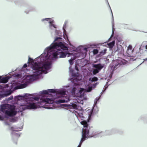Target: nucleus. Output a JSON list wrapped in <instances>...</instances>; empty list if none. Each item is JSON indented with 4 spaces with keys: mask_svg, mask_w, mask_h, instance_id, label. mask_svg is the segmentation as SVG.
Here are the masks:
<instances>
[{
    "mask_svg": "<svg viewBox=\"0 0 147 147\" xmlns=\"http://www.w3.org/2000/svg\"><path fill=\"white\" fill-rule=\"evenodd\" d=\"M62 38L60 37L56 38L54 42L51 44L50 47L47 48L48 52L54 51L53 55L55 58H64L66 57L67 53L66 52H63L61 49L64 50H67V47L61 42L59 41V40Z\"/></svg>",
    "mask_w": 147,
    "mask_h": 147,
    "instance_id": "obj_1",
    "label": "nucleus"
},
{
    "mask_svg": "<svg viewBox=\"0 0 147 147\" xmlns=\"http://www.w3.org/2000/svg\"><path fill=\"white\" fill-rule=\"evenodd\" d=\"M49 63L42 64L40 62H35L32 65V72L34 75L38 76L45 73L50 67Z\"/></svg>",
    "mask_w": 147,
    "mask_h": 147,
    "instance_id": "obj_2",
    "label": "nucleus"
},
{
    "mask_svg": "<svg viewBox=\"0 0 147 147\" xmlns=\"http://www.w3.org/2000/svg\"><path fill=\"white\" fill-rule=\"evenodd\" d=\"M7 104H4L1 105V111L4 113L6 115L9 117L13 116L17 114V112L14 109H9Z\"/></svg>",
    "mask_w": 147,
    "mask_h": 147,
    "instance_id": "obj_3",
    "label": "nucleus"
},
{
    "mask_svg": "<svg viewBox=\"0 0 147 147\" xmlns=\"http://www.w3.org/2000/svg\"><path fill=\"white\" fill-rule=\"evenodd\" d=\"M89 133V130L86 128L84 129L82 132V137L80 141V143H82L87 138Z\"/></svg>",
    "mask_w": 147,
    "mask_h": 147,
    "instance_id": "obj_4",
    "label": "nucleus"
},
{
    "mask_svg": "<svg viewBox=\"0 0 147 147\" xmlns=\"http://www.w3.org/2000/svg\"><path fill=\"white\" fill-rule=\"evenodd\" d=\"M125 60L123 59H117L115 61L116 64H115L114 67V69H116L117 68L119 67L121 65H123L124 63V61Z\"/></svg>",
    "mask_w": 147,
    "mask_h": 147,
    "instance_id": "obj_5",
    "label": "nucleus"
},
{
    "mask_svg": "<svg viewBox=\"0 0 147 147\" xmlns=\"http://www.w3.org/2000/svg\"><path fill=\"white\" fill-rule=\"evenodd\" d=\"M26 107L27 109H35L37 108V107L36 103L32 102L27 105Z\"/></svg>",
    "mask_w": 147,
    "mask_h": 147,
    "instance_id": "obj_6",
    "label": "nucleus"
},
{
    "mask_svg": "<svg viewBox=\"0 0 147 147\" xmlns=\"http://www.w3.org/2000/svg\"><path fill=\"white\" fill-rule=\"evenodd\" d=\"M94 67L98 70H100L104 67V65L100 63H99L97 64L94 65Z\"/></svg>",
    "mask_w": 147,
    "mask_h": 147,
    "instance_id": "obj_7",
    "label": "nucleus"
},
{
    "mask_svg": "<svg viewBox=\"0 0 147 147\" xmlns=\"http://www.w3.org/2000/svg\"><path fill=\"white\" fill-rule=\"evenodd\" d=\"M27 84L25 83L23 84H21L20 85L16 87V89H21L25 88L27 86Z\"/></svg>",
    "mask_w": 147,
    "mask_h": 147,
    "instance_id": "obj_8",
    "label": "nucleus"
},
{
    "mask_svg": "<svg viewBox=\"0 0 147 147\" xmlns=\"http://www.w3.org/2000/svg\"><path fill=\"white\" fill-rule=\"evenodd\" d=\"M8 78L7 77H5L3 78H1L0 82L2 83H5L8 81Z\"/></svg>",
    "mask_w": 147,
    "mask_h": 147,
    "instance_id": "obj_9",
    "label": "nucleus"
},
{
    "mask_svg": "<svg viewBox=\"0 0 147 147\" xmlns=\"http://www.w3.org/2000/svg\"><path fill=\"white\" fill-rule=\"evenodd\" d=\"M53 101L52 100H51L50 99L47 98H44L42 100L43 102H46L49 104L52 103Z\"/></svg>",
    "mask_w": 147,
    "mask_h": 147,
    "instance_id": "obj_10",
    "label": "nucleus"
},
{
    "mask_svg": "<svg viewBox=\"0 0 147 147\" xmlns=\"http://www.w3.org/2000/svg\"><path fill=\"white\" fill-rule=\"evenodd\" d=\"M67 98H66V99H62V100H58V102L59 103H64L67 102L70 100L69 98L68 97H67Z\"/></svg>",
    "mask_w": 147,
    "mask_h": 147,
    "instance_id": "obj_11",
    "label": "nucleus"
},
{
    "mask_svg": "<svg viewBox=\"0 0 147 147\" xmlns=\"http://www.w3.org/2000/svg\"><path fill=\"white\" fill-rule=\"evenodd\" d=\"M81 124L83 125L84 127H87L88 126V124L86 121H83L81 122Z\"/></svg>",
    "mask_w": 147,
    "mask_h": 147,
    "instance_id": "obj_12",
    "label": "nucleus"
},
{
    "mask_svg": "<svg viewBox=\"0 0 147 147\" xmlns=\"http://www.w3.org/2000/svg\"><path fill=\"white\" fill-rule=\"evenodd\" d=\"M115 44V41H113L112 42L108 43V45L110 48H112L114 45Z\"/></svg>",
    "mask_w": 147,
    "mask_h": 147,
    "instance_id": "obj_13",
    "label": "nucleus"
},
{
    "mask_svg": "<svg viewBox=\"0 0 147 147\" xmlns=\"http://www.w3.org/2000/svg\"><path fill=\"white\" fill-rule=\"evenodd\" d=\"M98 80V78L96 77H94L93 78H92L91 80V78H90L89 80V81H91L92 82H96Z\"/></svg>",
    "mask_w": 147,
    "mask_h": 147,
    "instance_id": "obj_14",
    "label": "nucleus"
},
{
    "mask_svg": "<svg viewBox=\"0 0 147 147\" xmlns=\"http://www.w3.org/2000/svg\"><path fill=\"white\" fill-rule=\"evenodd\" d=\"M99 72L98 70V69H94L92 71V73L94 75H95L96 74L98 73Z\"/></svg>",
    "mask_w": 147,
    "mask_h": 147,
    "instance_id": "obj_15",
    "label": "nucleus"
},
{
    "mask_svg": "<svg viewBox=\"0 0 147 147\" xmlns=\"http://www.w3.org/2000/svg\"><path fill=\"white\" fill-rule=\"evenodd\" d=\"M48 92L50 93H55L56 92V91L54 89H49Z\"/></svg>",
    "mask_w": 147,
    "mask_h": 147,
    "instance_id": "obj_16",
    "label": "nucleus"
},
{
    "mask_svg": "<svg viewBox=\"0 0 147 147\" xmlns=\"http://www.w3.org/2000/svg\"><path fill=\"white\" fill-rule=\"evenodd\" d=\"M98 52V50L97 49H94L93 50V53L94 55L97 54Z\"/></svg>",
    "mask_w": 147,
    "mask_h": 147,
    "instance_id": "obj_17",
    "label": "nucleus"
},
{
    "mask_svg": "<svg viewBox=\"0 0 147 147\" xmlns=\"http://www.w3.org/2000/svg\"><path fill=\"white\" fill-rule=\"evenodd\" d=\"M75 59V58L73 59H70L69 60V63H70V64L71 65H72L73 64V61Z\"/></svg>",
    "mask_w": 147,
    "mask_h": 147,
    "instance_id": "obj_18",
    "label": "nucleus"
},
{
    "mask_svg": "<svg viewBox=\"0 0 147 147\" xmlns=\"http://www.w3.org/2000/svg\"><path fill=\"white\" fill-rule=\"evenodd\" d=\"M34 61L33 60V59L30 57H29L28 61V63H33V62Z\"/></svg>",
    "mask_w": 147,
    "mask_h": 147,
    "instance_id": "obj_19",
    "label": "nucleus"
},
{
    "mask_svg": "<svg viewBox=\"0 0 147 147\" xmlns=\"http://www.w3.org/2000/svg\"><path fill=\"white\" fill-rule=\"evenodd\" d=\"M72 106L73 108L74 109H76L77 108V106L76 104H72Z\"/></svg>",
    "mask_w": 147,
    "mask_h": 147,
    "instance_id": "obj_20",
    "label": "nucleus"
},
{
    "mask_svg": "<svg viewBox=\"0 0 147 147\" xmlns=\"http://www.w3.org/2000/svg\"><path fill=\"white\" fill-rule=\"evenodd\" d=\"M42 92L43 94H48L49 92H48V91H47V90H45L43 91Z\"/></svg>",
    "mask_w": 147,
    "mask_h": 147,
    "instance_id": "obj_21",
    "label": "nucleus"
},
{
    "mask_svg": "<svg viewBox=\"0 0 147 147\" xmlns=\"http://www.w3.org/2000/svg\"><path fill=\"white\" fill-rule=\"evenodd\" d=\"M92 113V111L90 110V113L89 114L88 118L90 119L91 117Z\"/></svg>",
    "mask_w": 147,
    "mask_h": 147,
    "instance_id": "obj_22",
    "label": "nucleus"
},
{
    "mask_svg": "<svg viewBox=\"0 0 147 147\" xmlns=\"http://www.w3.org/2000/svg\"><path fill=\"white\" fill-rule=\"evenodd\" d=\"M59 93L63 95H65V92L64 91H61L59 92Z\"/></svg>",
    "mask_w": 147,
    "mask_h": 147,
    "instance_id": "obj_23",
    "label": "nucleus"
},
{
    "mask_svg": "<svg viewBox=\"0 0 147 147\" xmlns=\"http://www.w3.org/2000/svg\"><path fill=\"white\" fill-rule=\"evenodd\" d=\"M32 99H33L36 101H38L39 99V98L37 97H34V98H32V99H31V100H32Z\"/></svg>",
    "mask_w": 147,
    "mask_h": 147,
    "instance_id": "obj_24",
    "label": "nucleus"
},
{
    "mask_svg": "<svg viewBox=\"0 0 147 147\" xmlns=\"http://www.w3.org/2000/svg\"><path fill=\"white\" fill-rule=\"evenodd\" d=\"M106 51H107V49H104V50H103V51L101 52L100 53L101 54L102 53H103V55H104V54H105L106 53Z\"/></svg>",
    "mask_w": 147,
    "mask_h": 147,
    "instance_id": "obj_25",
    "label": "nucleus"
},
{
    "mask_svg": "<svg viewBox=\"0 0 147 147\" xmlns=\"http://www.w3.org/2000/svg\"><path fill=\"white\" fill-rule=\"evenodd\" d=\"M13 98V97L12 96H11L10 97H9L8 98V100H11Z\"/></svg>",
    "mask_w": 147,
    "mask_h": 147,
    "instance_id": "obj_26",
    "label": "nucleus"
},
{
    "mask_svg": "<svg viewBox=\"0 0 147 147\" xmlns=\"http://www.w3.org/2000/svg\"><path fill=\"white\" fill-rule=\"evenodd\" d=\"M27 67V65L26 64H25L23 67V68H26V67Z\"/></svg>",
    "mask_w": 147,
    "mask_h": 147,
    "instance_id": "obj_27",
    "label": "nucleus"
},
{
    "mask_svg": "<svg viewBox=\"0 0 147 147\" xmlns=\"http://www.w3.org/2000/svg\"><path fill=\"white\" fill-rule=\"evenodd\" d=\"M132 48V46L131 45H129L128 47V49L130 50H131Z\"/></svg>",
    "mask_w": 147,
    "mask_h": 147,
    "instance_id": "obj_28",
    "label": "nucleus"
},
{
    "mask_svg": "<svg viewBox=\"0 0 147 147\" xmlns=\"http://www.w3.org/2000/svg\"><path fill=\"white\" fill-rule=\"evenodd\" d=\"M52 22H49V23L50 24H51L52 23ZM51 26H53V27H54V28H55V27L54 26V25L53 24H51Z\"/></svg>",
    "mask_w": 147,
    "mask_h": 147,
    "instance_id": "obj_29",
    "label": "nucleus"
},
{
    "mask_svg": "<svg viewBox=\"0 0 147 147\" xmlns=\"http://www.w3.org/2000/svg\"><path fill=\"white\" fill-rule=\"evenodd\" d=\"M3 120V117H1V116H0V120Z\"/></svg>",
    "mask_w": 147,
    "mask_h": 147,
    "instance_id": "obj_30",
    "label": "nucleus"
},
{
    "mask_svg": "<svg viewBox=\"0 0 147 147\" xmlns=\"http://www.w3.org/2000/svg\"><path fill=\"white\" fill-rule=\"evenodd\" d=\"M82 143H80V144H79V145L78 146V147H80L81 146V144H82Z\"/></svg>",
    "mask_w": 147,
    "mask_h": 147,
    "instance_id": "obj_31",
    "label": "nucleus"
},
{
    "mask_svg": "<svg viewBox=\"0 0 147 147\" xmlns=\"http://www.w3.org/2000/svg\"><path fill=\"white\" fill-rule=\"evenodd\" d=\"M98 84V83L97 82H96V83H95V84H94L93 85H94V86H96Z\"/></svg>",
    "mask_w": 147,
    "mask_h": 147,
    "instance_id": "obj_32",
    "label": "nucleus"
},
{
    "mask_svg": "<svg viewBox=\"0 0 147 147\" xmlns=\"http://www.w3.org/2000/svg\"><path fill=\"white\" fill-rule=\"evenodd\" d=\"M75 69L77 71H78V68L76 66H75Z\"/></svg>",
    "mask_w": 147,
    "mask_h": 147,
    "instance_id": "obj_33",
    "label": "nucleus"
},
{
    "mask_svg": "<svg viewBox=\"0 0 147 147\" xmlns=\"http://www.w3.org/2000/svg\"><path fill=\"white\" fill-rule=\"evenodd\" d=\"M145 49H147V45L145 46Z\"/></svg>",
    "mask_w": 147,
    "mask_h": 147,
    "instance_id": "obj_34",
    "label": "nucleus"
},
{
    "mask_svg": "<svg viewBox=\"0 0 147 147\" xmlns=\"http://www.w3.org/2000/svg\"><path fill=\"white\" fill-rule=\"evenodd\" d=\"M75 88H73V91H75Z\"/></svg>",
    "mask_w": 147,
    "mask_h": 147,
    "instance_id": "obj_35",
    "label": "nucleus"
},
{
    "mask_svg": "<svg viewBox=\"0 0 147 147\" xmlns=\"http://www.w3.org/2000/svg\"><path fill=\"white\" fill-rule=\"evenodd\" d=\"M48 19V18H46V19H45V20H47V21Z\"/></svg>",
    "mask_w": 147,
    "mask_h": 147,
    "instance_id": "obj_36",
    "label": "nucleus"
},
{
    "mask_svg": "<svg viewBox=\"0 0 147 147\" xmlns=\"http://www.w3.org/2000/svg\"><path fill=\"white\" fill-rule=\"evenodd\" d=\"M1 77L0 76V80H1Z\"/></svg>",
    "mask_w": 147,
    "mask_h": 147,
    "instance_id": "obj_37",
    "label": "nucleus"
},
{
    "mask_svg": "<svg viewBox=\"0 0 147 147\" xmlns=\"http://www.w3.org/2000/svg\"><path fill=\"white\" fill-rule=\"evenodd\" d=\"M26 95H29V94H26Z\"/></svg>",
    "mask_w": 147,
    "mask_h": 147,
    "instance_id": "obj_38",
    "label": "nucleus"
},
{
    "mask_svg": "<svg viewBox=\"0 0 147 147\" xmlns=\"http://www.w3.org/2000/svg\"><path fill=\"white\" fill-rule=\"evenodd\" d=\"M120 46L121 47H122V46H121V45H120Z\"/></svg>",
    "mask_w": 147,
    "mask_h": 147,
    "instance_id": "obj_39",
    "label": "nucleus"
},
{
    "mask_svg": "<svg viewBox=\"0 0 147 147\" xmlns=\"http://www.w3.org/2000/svg\"><path fill=\"white\" fill-rule=\"evenodd\" d=\"M146 60L147 61V59H146Z\"/></svg>",
    "mask_w": 147,
    "mask_h": 147,
    "instance_id": "obj_40",
    "label": "nucleus"
}]
</instances>
